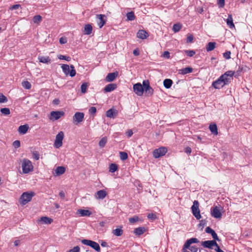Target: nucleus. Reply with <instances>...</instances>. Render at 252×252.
<instances>
[{
    "instance_id": "ea45409f",
    "label": "nucleus",
    "mask_w": 252,
    "mask_h": 252,
    "mask_svg": "<svg viewBox=\"0 0 252 252\" xmlns=\"http://www.w3.org/2000/svg\"><path fill=\"white\" fill-rule=\"evenodd\" d=\"M42 20V17L39 15H37L33 17L32 21L34 23L38 24Z\"/></svg>"
},
{
    "instance_id": "13d9d810",
    "label": "nucleus",
    "mask_w": 252,
    "mask_h": 252,
    "mask_svg": "<svg viewBox=\"0 0 252 252\" xmlns=\"http://www.w3.org/2000/svg\"><path fill=\"white\" fill-rule=\"evenodd\" d=\"M230 51H226L223 53V57L226 59H229L230 58Z\"/></svg>"
},
{
    "instance_id": "b1692460",
    "label": "nucleus",
    "mask_w": 252,
    "mask_h": 252,
    "mask_svg": "<svg viewBox=\"0 0 252 252\" xmlns=\"http://www.w3.org/2000/svg\"><path fill=\"white\" fill-rule=\"evenodd\" d=\"M38 59L39 60V62L40 63L49 64L51 63V59L48 56H39L38 57Z\"/></svg>"
},
{
    "instance_id": "ddd939ff",
    "label": "nucleus",
    "mask_w": 252,
    "mask_h": 252,
    "mask_svg": "<svg viewBox=\"0 0 252 252\" xmlns=\"http://www.w3.org/2000/svg\"><path fill=\"white\" fill-rule=\"evenodd\" d=\"M84 114L82 112H77L73 116V123L77 125L83 121Z\"/></svg>"
},
{
    "instance_id": "20e7f679",
    "label": "nucleus",
    "mask_w": 252,
    "mask_h": 252,
    "mask_svg": "<svg viewBox=\"0 0 252 252\" xmlns=\"http://www.w3.org/2000/svg\"><path fill=\"white\" fill-rule=\"evenodd\" d=\"M228 80L224 79L222 76H220L217 80L212 83V86L216 89H220L225 85H228Z\"/></svg>"
},
{
    "instance_id": "f03ea898",
    "label": "nucleus",
    "mask_w": 252,
    "mask_h": 252,
    "mask_svg": "<svg viewBox=\"0 0 252 252\" xmlns=\"http://www.w3.org/2000/svg\"><path fill=\"white\" fill-rule=\"evenodd\" d=\"M35 195V193L33 192H25L20 196L19 201L21 205H25L30 202L33 196Z\"/></svg>"
},
{
    "instance_id": "6e6552de",
    "label": "nucleus",
    "mask_w": 252,
    "mask_h": 252,
    "mask_svg": "<svg viewBox=\"0 0 252 252\" xmlns=\"http://www.w3.org/2000/svg\"><path fill=\"white\" fill-rule=\"evenodd\" d=\"M143 87L144 88V91L145 92V94L147 95L151 96L153 94L154 90L150 86V82L148 80H144L142 84Z\"/></svg>"
},
{
    "instance_id": "680f3d73",
    "label": "nucleus",
    "mask_w": 252,
    "mask_h": 252,
    "mask_svg": "<svg viewBox=\"0 0 252 252\" xmlns=\"http://www.w3.org/2000/svg\"><path fill=\"white\" fill-rule=\"evenodd\" d=\"M98 242L100 244V245L103 247H109L107 243L106 242L104 241L103 240H99Z\"/></svg>"
},
{
    "instance_id": "0eeeda50",
    "label": "nucleus",
    "mask_w": 252,
    "mask_h": 252,
    "mask_svg": "<svg viewBox=\"0 0 252 252\" xmlns=\"http://www.w3.org/2000/svg\"><path fill=\"white\" fill-rule=\"evenodd\" d=\"M167 152L166 148L162 147L154 150L153 152V156L155 158H158L163 156Z\"/></svg>"
},
{
    "instance_id": "4be33fe9",
    "label": "nucleus",
    "mask_w": 252,
    "mask_h": 252,
    "mask_svg": "<svg viewBox=\"0 0 252 252\" xmlns=\"http://www.w3.org/2000/svg\"><path fill=\"white\" fill-rule=\"evenodd\" d=\"M29 128V125L25 124L24 125L20 126L18 128V131L20 134H24L27 132Z\"/></svg>"
},
{
    "instance_id": "e2e57ef3",
    "label": "nucleus",
    "mask_w": 252,
    "mask_h": 252,
    "mask_svg": "<svg viewBox=\"0 0 252 252\" xmlns=\"http://www.w3.org/2000/svg\"><path fill=\"white\" fill-rule=\"evenodd\" d=\"M189 249L191 252H197L198 251L197 247L195 246H189Z\"/></svg>"
},
{
    "instance_id": "7ed1b4c3",
    "label": "nucleus",
    "mask_w": 252,
    "mask_h": 252,
    "mask_svg": "<svg viewBox=\"0 0 252 252\" xmlns=\"http://www.w3.org/2000/svg\"><path fill=\"white\" fill-rule=\"evenodd\" d=\"M61 67L63 73L66 75H69L70 77H72L76 75V71L73 65L69 66L68 64H63L62 65Z\"/></svg>"
},
{
    "instance_id": "338daca9",
    "label": "nucleus",
    "mask_w": 252,
    "mask_h": 252,
    "mask_svg": "<svg viewBox=\"0 0 252 252\" xmlns=\"http://www.w3.org/2000/svg\"><path fill=\"white\" fill-rule=\"evenodd\" d=\"M89 111L91 114V116H92L93 117L94 115V107H91L89 109Z\"/></svg>"
},
{
    "instance_id": "5fc2aeb1",
    "label": "nucleus",
    "mask_w": 252,
    "mask_h": 252,
    "mask_svg": "<svg viewBox=\"0 0 252 252\" xmlns=\"http://www.w3.org/2000/svg\"><path fill=\"white\" fill-rule=\"evenodd\" d=\"M193 40V36L192 34H189L187 37V43H191Z\"/></svg>"
},
{
    "instance_id": "6e6d98bb",
    "label": "nucleus",
    "mask_w": 252,
    "mask_h": 252,
    "mask_svg": "<svg viewBox=\"0 0 252 252\" xmlns=\"http://www.w3.org/2000/svg\"><path fill=\"white\" fill-rule=\"evenodd\" d=\"M243 68L242 66H238V68L237 70V71L235 72V77H237L238 76H239L240 75V73L242 71Z\"/></svg>"
},
{
    "instance_id": "4c0bfd02",
    "label": "nucleus",
    "mask_w": 252,
    "mask_h": 252,
    "mask_svg": "<svg viewBox=\"0 0 252 252\" xmlns=\"http://www.w3.org/2000/svg\"><path fill=\"white\" fill-rule=\"evenodd\" d=\"M181 28L182 25L180 23L175 24L173 26V30L175 32H179Z\"/></svg>"
},
{
    "instance_id": "bf43d9fd",
    "label": "nucleus",
    "mask_w": 252,
    "mask_h": 252,
    "mask_svg": "<svg viewBox=\"0 0 252 252\" xmlns=\"http://www.w3.org/2000/svg\"><path fill=\"white\" fill-rule=\"evenodd\" d=\"M218 4L220 7L222 8L224 6L225 0H218Z\"/></svg>"
},
{
    "instance_id": "2f4dec72",
    "label": "nucleus",
    "mask_w": 252,
    "mask_h": 252,
    "mask_svg": "<svg viewBox=\"0 0 252 252\" xmlns=\"http://www.w3.org/2000/svg\"><path fill=\"white\" fill-rule=\"evenodd\" d=\"M209 129L213 134L216 135L218 134L217 126L215 124H211L209 126Z\"/></svg>"
},
{
    "instance_id": "37998d69",
    "label": "nucleus",
    "mask_w": 252,
    "mask_h": 252,
    "mask_svg": "<svg viewBox=\"0 0 252 252\" xmlns=\"http://www.w3.org/2000/svg\"><path fill=\"white\" fill-rule=\"evenodd\" d=\"M0 112L4 115H8L10 114V111L8 108H2L0 109Z\"/></svg>"
},
{
    "instance_id": "a18cd8bd",
    "label": "nucleus",
    "mask_w": 252,
    "mask_h": 252,
    "mask_svg": "<svg viewBox=\"0 0 252 252\" xmlns=\"http://www.w3.org/2000/svg\"><path fill=\"white\" fill-rule=\"evenodd\" d=\"M33 158L37 160L39 159L40 155L37 151H33L32 152Z\"/></svg>"
},
{
    "instance_id": "7c9ffc66",
    "label": "nucleus",
    "mask_w": 252,
    "mask_h": 252,
    "mask_svg": "<svg viewBox=\"0 0 252 252\" xmlns=\"http://www.w3.org/2000/svg\"><path fill=\"white\" fill-rule=\"evenodd\" d=\"M216 43L214 42H209L206 46V50L207 52L213 51L216 47Z\"/></svg>"
},
{
    "instance_id": "09e8293b",
    "label": "nucleus",
    "mask_w": 252,
    "mask_h": 252,
    "mask_svg": "<svg viewBox=\"0 0 252 252\" xmlns=\"http://www.w3.org/2000/svg\"><path fill=\"white\" fill-rule=\"evenodd\" d=\"M207 221L206 220H200L199 224H198V227H201L203 229L205 225H206Z\"/></svg>"
},
{
    "instance_id": "dca6fc26",
    "label": "nucleus",
    "mask_w": 252,
    "mask_h": 252,
    "mask_svg": "<svg viewBox=\"0 0 252 252\" xmlns=\"http://www.w3.org/2000/svg\"><path fill=\"white\" fill-rule=\"evenodd\" d=\"M211 214L213 217L216 219L220 218L222 216L220 210L217 206H215L211 209Z\"/></svg>"
},
{
    "instance_id": "f704fd0d",
    "label": "nucleus",
    "mask_w": 252,
    "mask_h": 252,
    "mask_svg": "<svg viewBox=\"0 0 252 252\" xmlns=\"http://www.w3.org/2000/svg\"><path fill=\"white\" fill-rule=\"evenodd\" d=\"M93 27L90 24H87L84 27V33L85 34L89 35L92 33Z\"/></svg>"
},
{
    "instance_id": "0e129e2a",
    "label": "nucleus",
    "mask_w": 252,
    "mask_h": 252,
    "mask_svg": "<svg viewBox=\"0 0 252 252\" xmlns=\"http://www.w3.org/2000/svg\"><path fill=\"white\" fill-rule=\"evenodd\" d=\"M162 56L166 59H169L170 57V53L168 51H164Z\"/></svg>"
},
{
    "instance_id": "72a5a7b5",
    "label": "nucleus",
    "mask_w": 252,
    "mask_h": 252,
    "mask_svg": "<svg viewBox=\"0 0 252 252\" xmlns=\"http://www.w3.org/2000/svg\"><path fill=\"white\" fill-rule=\"evenodd\" d=\"M65 171V168L63 166H58L55 170V172L57 175H62Z\"/></svg>"
},
{
    "instance_id": "603ef678",
    "label": "nucleus",
    "mask_w": 252,
    "mask_h": 252,
    "mask_svg": "<svg viewBox=\"0 0 252 252\" xmlns=\"http://www.w3.org/2000/svg\"><path fill=\"white\" fill-rule=\"evenodd\" d=\"M58 58L60 60H64L67 61H70L71 60V58L68 56H66L64 55H60L58 56Z\"/></svg>"
},
{
    "instance_id": "f8f14e48",
    "label": "nucleus",
    "mask_w": 252,
    "mask_h": 252,
    "mask_svg": "<svg viewBox=\"0 0 252 252\" xmlns=\"http://www.w3.org/2000/svg\"><path fill=\"white\" fill-rule=\"evenodd\" d=\"M133 90L137 95L141 96L143 94L144 88L142 85L138 83L133 85Z\"/></svg>"
},
{
    "instance_id": "c756f323",
    "label": "nucleus",
    "mask_w": 252,
    "mask_h": 252,
    "mask_svg": "<svg viewBox=\"0 0 252 252\" xmlns=\"http://www.w3.org/2000/svg\"><path fill=\"white\" fill-rule=\"evenodd\" d=\"M173 84V81L170 79H165L163 81V85L164 87L166 89H169L171 88L172 85Z\"/></svg>"
},
{
    "instance_id": "864d4df0",
    "label": "nucleus",
    "mask_w": 252,
    "mask_h": 252,
    "mask_svg": "<svg viewBox=\"0 0 252 252\" xmlns=\"http://www.w3.org/2000/svg\"><path fill=\"white\" fill-rule=\"evenodd\" d=\"M147 217L149 220H155L157 218V215L154 213L149 214L147 216Z\"/></svg>"
},
{
    "instance_id": "c9c22d12",
    "label": "nucleus",
    "mask_w": 252,
    "mask_h": 252,
    "mask_svg": "<svg viewBox=\"0 0 252 252\" xmlns=\"http://www.w3.org/2000/svg\"><path fill=\"white\" fill-rule=\"evenodd\" d=\"M192 71L193 68L191 67H187L180 70V71L181 72V74L183 75L191 73L192 72Z\"/></svg>"
},
{
    "instance_id": "49530a36",
    "label": "nucleus",
    "mask_w": 252,
    "mask_h": 252,
    "mask_svg": "<svg viewBox=\"0 0 252 252\" xmlns=\"http://www.w3.org/2000/svg\"><path fill=\"white\" fill-rule=\"evenodd\" d=\"M88 87L87 83H84L81 86V92L83 94L85 93L87 91V89Z\"/></svg>"
},
{
    "instance_id": "8fccbe9b",
    "label": "nucleus",
    "mask_w": 252,
    "mask_h": 252,
    "mask_svg": "<svg viewBox=\"0 0 252 252\" xmlns=\"http://www.w3.org/2000/svg\"><path fill=\"white\" fill-rule=\"evenodd\" d=\"M139 220V218L138 216H134L132 218H130L128 219L129 222L131 223H134L137 221Z\"/></svg>"
},
{
    "instance_id": "052dcab7",
    "label": "nucleus",
    "mask_w": 252,
    "mask_h": 252,
    "mask_svg": "<svg viewBox=\"0 0 252 252\" xmlns=\"http://www.w3.org/2000/svg\"><path fill=\"white\" fill-rule=\"evenodd\" d=\"M80 248L78 246L74 247L72 249L67 251V252H79Z\"/></svg>"
},
{
    "instance_id": "a211bd4d",
    "label": "nucleus",
    "mask_w": 252,
    "mask_h": 252,
    "mask_svg": "<svg viewBox=\"0 0 252 252\" xmlns=\"http://www.w3.org/2000/svg\"><path fill=\"white\" fill-rule=\"evenodd\" d=\"M205 231L207 233L211 234L212 236V237H213V238L214 239V240H217L218 241H220V240L219 237L218 236L217 233L211 227H210L209 226L206 227V229H205Z\"/></svg>"
},
{
    "instance_id": "aec40b11",
    "label": "nucleus",
    "mask_w": 252,
    "mask_h": 252,
    "mask_svg": "<svg viewBox=\"0 0 252 252\" xmlns=\"http://www.w3.org/2000/svg\"><path fill=\"white\" fill-rule=\"evenodd\" d=\"M117 87V85L116 84H114V83L109 84L105 87V88L104 89V91L105 93L111 92L115 90V89H116Z\"/></svg>"
},
{
    "instance_id": "412c9836",
    "label": "nucleus",
    "mask_w": 252,
    "mask_h": 252,
    "mask_svg": "<svg viewBox=\"0 0 252 252\" xmlns=\"http://www.w3.org/2000/svg\"><path fill=\"white\" fill-rule=\"evenodd\" d=\"M149 34L145 30H139L137 33V37L139 38L144 39H146Z\"/></svg>"
},
{
    "instance_id": "a19ab883",
    "label": "nucleus",
    "mask_w": 252,
    "mask_h": 252,
    "mask_svg": "<svg viewBox=\"0 0 252 252\" xmlns=\"http://www.w3.org/2000/svg\"><path fill=\"white\" fill-rule=\"evenodd\" d=\"M22 87H24L26 89H30L31 88V83L28 81H25L22 83Z\"/></svg>"
},
{
    "instance_id": "bb28decb",
    "label": "nucleus",
    "mask_w": 252,
    "mask_h": 252,
    "mask_svg": "<svg viewBox=\"0 0 252 252\" xmlns=\"http://www.w3.org/2000/svg\"><path fill=\"white\" fill-rule=\"evenodd\" d=\"M146 231V229L144 227H139L136 228L134 230V233L135 235L140 236L143 234Z\"/></svg>"
},
{
    "instance_id": "3c124183",
    "label": "nucleus",
    "mask_w": 252,
    "mask_h": 252,
    "mask_svg": "<svg viewBox=\"0 0 252 252\" xmlns=\"http://www.w3.org/2000/svg\"><path fill=\"white\" fill-rule=\"evenodd\" d=\"M8 101L7 97L2 94L0 93V103L6 102Z\"/></svg>"
},
{
    "instance_id": "4468645a",
    "label": "nucleus",
    "mask_w": 252,
    "mask_h": 252,
    "mask_svg": "<svg viewBox=\"0 0 252 252\" xmlns=\"http://www.w3.org/2000/svg\"><path fill=\"white\" fill-rule=\"evenodd\" d=\"M235 71L229 70L226 71L224 74H222L221 76H222L224 79H227V80H228V83L229 84L233 79V76H235Z\"/></svg>"
},
{
    "instance_id": "5701e85b",
    "label": "nucleus",
    "mask_w": 252,
    "mask_h": 252,
    "mask_svg": "<svg viewBox=\"0 0 252 252\" xmlns=\"http://www.w3.org/2000/svg\"><path fill=\"white\" fill-rule=\"evenodd\" d=\"M107 194V193L105 190L101 189L97 192L96 198L99 199H103L106 196Z\"/></svg>"
},
{
    "instance_id": "6ab92c4d",
    "label": "nucleus",
    "mask_w": 252,
    "mask_h": 252,
    "mask_svg": "<svg viewBox=\"0 0 252 252\" xmlns=\"http://www.w3.org/2000/svg\"><path fill=\"white\" fill-rule=\"evenodd\" d=\"M118 114V111L112 108L106 111V116L110 118H114Z\"/></svg>"
},
{
    "instance_id": "9d476101",
    "label": "nucleus",
    "mask_w": 252,
    "mask_h": 252,
    "mask_svg": "<svg viewBox=\"0 0 252 252\" xmlns=\"http://www.w3.org/2000/svg\"><path fill=\"white\" fill-rule=\"evenodd\" d=\"M64 112L62 111H52L50 113L49 119L52 121L58 120L64 116Z\"/></svg>"
},
{
    "instance_id": "a878e982",
    "label": "nucleus",
    "mask_w": 252,
    "mask_h": 252,
    "mask_svg": "<svg viewBox=\"0 0 252 252\" xmlns=\"http://www.w3.org/2000/svg\"><path fill=\"white\" fill-rule=\"evenodd\" d=\"M39 221L43 224H50L53 221V220L47 217H42L40 218Z\"/></svg>"
},
{
    "instance_id": "e433bc0d",
    "label": "nucleus",
    "mask_w": 252,
    "mask_h": 252,
    "mask_svg": "<svg viewBox=\"0 0 252 252\" xmlns=\"http://www.w3.org/2000/svg\"><path fill=\"white\" fill-rule=\"evenodd\" d=\"M109 172L114 173L118 169V166L115 163H111L109 165Z\"/></svg>"
},
{
    "instance_id": "f3484780",
    "label": "nucleus",
    "mask_w": 252,
    "mask_h": 252,
    "mask_svg": "<svg viewBox=\"0 0 252 252\" xmlns=\"http://www.w3.org/2000/svg\"><path fill=\"white\" fill-rule=\"evenodd\" d=\"M118 71L108 73L105 78V81L107 82L113 81L118 76Z\"/></svg>"
},
{
    "instance_id": "9b49d317",
    "label": "nucleus",
    "mask_w": 252,
    "mask_h": 252,
    "mask_svg": "<svg viewBox=\"0 0 252 252\" xmlns=\"http://www.w3.org/2000/svg\"><path fill=\"white\" fill-rule=\"evenodd\" d=\"M199 242L198 239L196 238H191L188 239L184 245L182 252H189L187 251L186 249H189L191 244L193 243H198Z\"/></svg>"
},
{
    "instance_id": "cd10ccee",
    "label": "nucleus",
    "mask_w": 252,
    "mask_h": 252,
    "mask_svg": "<svg viewBox=\"0 0 252 252\" xmlns=\"http://www.w3.org/2000/svg\"><path fill=\"white\" fill-rule=\"evenodd\" d=\"M81 242L84 245L89 246L94 249V241L90 240L83 239L81 241Z\"/></svg>"
},
{
    "instance_id": "2eb2a0df",
    "label": "nucleus",
    "mask_w": 252,
    "mask_h": 252,
    "mask_svg": "<svg viewBox=\"0 0 252 252\" xmlns=\"http://www.w3.org/2000/svg\"><path fill=\"white\" fill-rule=\"evenodd\" d=\"M216 240H207L203 241L201 243V245L205 248L212 249L214 245H217Z\"/></svg>"
},
{
    "instance_id": "c03bdc74",
    "label": "nucleus",
    "mask_w": 252,
    "mask_h": 252,
    "mask_svg": "<svg viewBox=\"0 0 252 252\" xmlns=\"http://www.w3.org/2000/svg\"><path fill=\"white\" fill-rule=\"evenodd\" d=\"M120 158L122 160H126L128 158V155L125 152H120Z\"/></svg>"
},
{
    "instance_id": "69168bd1",
    "label": "nucleus",
    "mask_w": 252,
    "mask_h": 252,
    "mask_svg": "<svg viewBox=\"0 0 252 252\" xmlns=\"http://www.w3.org/2000/svg\"><path fill=\"white\" fill-rule=\"evenodd\" d=\"M59 41L61 44H63L66 43L67 40L65 37H62L60 38Z\"/></svg>"
},
{
    "instance_id": "f257e3e1",
    "label": "nucleus",
    "mask_w": 252,
    "mask_h": 252,
    "mask_svg": "<svg viewBox=\"0 0 252 252\" xmlns=\"http://www.w3.org/2000/svg\"><path fill=\"white\" fill-rule=\"evenodd\" d=\"M23 173L28 174L33 170V166L32 162L27 158H24L22 163Z\"/></svg>"
},
{
    "instance_id": "774afa93",
    "label": "nucleus",
    "mask_w": 252,
    "mask_h": 252,
    "mask_svg": "<svg viewBox=\"0 0 252 252\" xmlns=\"http://www.w3.org/2000/svg\"><path fill=\"white\" fill-rule=\"evenodd\" d=\"M126 136L128 137H131L133 134V131L131 129H128L126 133Z\"/></svg>"
},
{
    "instance_id": "39448f33",
    "label": "nucleus",
    "mask_w": 252,
    "mask_h": 252,
    "mask_svg": "<svg viewBox=\"0 0 252 252\" xmlns=\"http://www.w3.org/2000/svg\"><path fill=\"white\" fill-rule=\"evenodd\" d=\"M199 202L197 200L193 202V205L191 206L192 212L193 216L197 220H199L201 218L200 210L199 209Z\"/></svg>"
},
{
    "instance_id": "de8ad7c7",
    "label": "nucleus",
    "mask_w": 252,
    "mask_h": 252,
    "mask_svg": "<svg viewBox=\"0 0 252 252\" xmlns=\"http://www.w3.org/2000/svg\"><path fill=\"white\" fill-rule=\"evenodd\" d=\"M185 53L189 57H191L195 54V52L194 50H185Z\"/></svg>"
},
{
    "instance_id": "c85d7f7f",
    "label": "nucleus",
    "mask_w": 252,
    "mask_h": 252,
    "mask_svg": "<svg viewBox=\"0 0 252 252\" xmlns=\"http://www.w3.org/2000/svg\"><path fill=\"white\" fill-rule=\"evenodd\" d=\"M226 23L227 25L229 27V28H232L234 27V24L233 22L232 16L231 14L228 15V17L226 19Z\"/></svg>"
},
{
    "instance_id": "58836bf2",
    "label": "nucleus",
    "mask_w": 252,
    "mask_h": 252,
    "mask_svg": "<svg viewBox=\"0 0 252 252\" xmlns=\"http://www.w3.org/2000/svg\"><path fill=\"white\" fill-rule=\"evenodd\" d=\"M107 142V139L106 137H103L99 142V146L101 148H103Z\"/></svg>"
},
{
    "instance_id": "393cba45",
    "label": "nucleus",
    "mask_w": 252,
    "mask_h": 252,
    "mask_svg": "<svg viewBox=\"0 0 252 252\" xmlns=\"http://www.w3.org/2000/svg\"><path fill=\"white\" fill-rule=\"evenodd\" d=\"M77 215H80L81 216H89L91 214L90 211L88 210L78 209L76 212Z\"/></svg>"
},
{
    "instance_id": "1a4fd4ad",
    "label": "nucleus",
    "mask_w": 252,
    "mask_h": 252,
    "mask_svg": "<svg viewBox=\"0 0 252 252\" xmlns=\"http://www.w3.org/2000/svg\"><path fill=\"white\" fill-rule=\"evenodd\" d=\"M96 23L99 28H101L107 21V17L103 14H97L95 15Z\"/></svg>"
},
{
    "instance_id": "423d86ee",
    "label": "nucleus",
    "mask_w": 252,
    "mask_h": 252,
    "mask_svg": "<svg viewBox=\"0 0 252 252\" xmlns=\"http://www.w3.org/2000/svg\"><path fill=\"white\" fill-rule=\"evenodd\" d=\"M64 137V133L63 131L59 132L56 136V139L54 144V147L59 148L63 145V140Z\"/></svg>"
},
{
    "instance_id": "473e14b6",
    "label": "nucleus",
    "mask_w": 252,
    "mask_h": 252,
    "mask_svg": "<svg viewBox=\"0 0 252 252\" xmlns=\"http://www.w3.org/2000/svg\"><path fill=\"white\" fill-rule=\"evenodd\" d=\"M122 226H120V228H117L113 230L112 233L113 234L116 236H121L123 235V230L122 229Z\"/></svg>"
},
{
    "instance_id": "4d7b16f0",
    "label": "nucleus",
    "mask_w": 252,
    "mask_h": 252,
    "mask_svg": "<svg viewBox=\"0 0 252 252\" xmlns=\"http://www.w3.org/2000/svg\"><path fill=\"white\" fill-rule=\"evenodd\" d=\"M13 146L15 148H18L20 146V142L19 140H15L13 143Z\"/></svg>"
},
{
    "instance_id": "79ce46f5",
    "label": "nucleus",
    "mask_w": 252,
    "mask_h": 252,
    "mask_svg": "<svg viewBox=\"0 0 252 252\" xmlns=\"http://www.w3.org/2000/svg\"><path fill=\"white\" fill-rule=\"evenodd\" d=\"M126 17L127 19L130 21L133 20L135 18L134 13L132 11L128 12L126 14Z\"/></svg>"
}]
</instances>
